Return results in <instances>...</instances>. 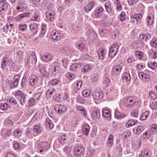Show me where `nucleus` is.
Instances as JSON below:
<instances>
[{
	"mask_svg": "<svg viewBox=\"0 0 157 157\" xmlns=\"http://www.w3.org/2000/svg\"><path fill=\"white\" fill-rule=\"evenodd\" d=\"M72 50L69 47H63L60 49V52L66 56H70L72 53Z\"/></svg>",
	"mask_w": 157,
	"mask_h": 157,
	"instance_id": "10",
	"label": "nucleus"
},
{
	"mask_svg": "<svg viewBox=\"0 0 157 157\" xmlns=\"http://www.w3.org/2000/svg\"><path fill=\"white\" fill-rule=\"evenodd\" d=\"M147 64L148 67L153 70H155L157 68V64L154 61H149Z\"/></svg>",
	"mask_w": 157,
	"mask_h": 157,
	"instance_id": "31",
	"label": "nucleus"
},
{
	"mask_svg": "<svg viewBox=\"0 0 157 157\" xmlns=\"http://www.w3.org/2000/svg\"><path fill=\"white\" fill-rule=\"evenodd\" d=\"M52 58L51 56L48 53H44L42 57L43 60L45 62H48Z\"/></svg>",
	"mask_w": 157,
	"mask_h": 157,
	"instance_id": "30",
	"label": "nucleus"
},
{
	"mask_svg": "<svg viewBox=\"0 0 157 157\" xmlns=\"http://www.w3.org/2000/svg\"><path fill=\"white\" fill-rule=\"evenodd\" d=\"M88 39L90 41H94L97 37V35L96 33L91 30H89L87 33Z\"/></svg>",
	"mask_w": 157,
	"mask_h": 157,
	"instance_id": "8",
	"label": "nucleus"
},
{
	"mask_svg": "<svg viewBox=\"0 0 157 157\" xmlns=\"http://www.w3.org/2000/svg\"><path fill=\"white\" fill-rule=\"evenodd\" d=\"M91 69V66L90 65H88L85 66L83 69L82 70V72H87L90 71Z\"/></svg>",
	"mask_w": 157,
	"mask_h": 157,
	"instance_id": "56",
	"label": "nucleus"
},
{
	"mask_svg": "<svg viewBox=\"0 0 157 157\" xmlns=\"http://www.w3.org/2000/svg\"><path fill=\"white\" fill-rule=\"evenodd\" d=\"M90 127L89 125H84L82 129V132L83 134L87 136L90 130Z\"/></svg>",
	"mask_w": 157,
	"mask_h": 157,
	"instance_id": "32",
	"label": "nucleus"
},
{
	"mask_svg": "<svg viewBox=\"0 0 157 157\" xmlns=\"http://www.w3.org/2000/svg\"><path fill=\"white\" fill-rule=\"evenodd\" d=\"M76 44L77 48L80 50H82L85 47V44L81 41L77 42Z\"/></svg>",
	"mask_w": 157,
	"mask_h": 157,
	"instance_id": "36",
	"label": "nucleus"
},
{
	"mask_svg": "<svg viewBox=\"0 0 157 157\" xmlns=\"http://www.w3.org/2000/svg\"><path fill=\"white\" fill-rule=\"evenodd\" d=\"M38 25V24L34 23L29 25V28L32 33L34 34L37 33Z\"/></svg>",
	"mask_w": 157,
	"mask_h": 157,
	"instance_id": "21",
	"label": "nucleus"
},
{
	"mask_svg": "<svg viewBox=\"0 0 157 157\" xmlns=\"http://www.w3.org/2000/svg\"><path fill=\"white\" fill-rule=\"evenodd\" d=\"M26 97V95L25 94L21 97L20 103L21 105H23L25 104L27 100Z\"/></svg>",
	"mask_w": 157,
	"mask_h": 157,
	"instance_id": "53",
	"label": "nucleus"
},
{
	"mask_svg": "<svg viewBox=\"0 0 157 157\" xmlns=\"http://www.w3.org/2000/svg\"><path fill=\"white\" fill-rule=\"evenodd\" d=\"M152 134L157 132V125L156 124H153L150 126V129L149 130Z\"/></svg>",
	"mask_w": 157,
	"mask_h": 157,
	"instance_id": "35",
	"label": "nucleus"
},
{
	"mask_svg": "<svg viewBox=\"0 0 157 157\" xmlns=\"http://www.w3.org/2000/svg\"><path fill=\"white\" fill-rule=\"evenodd\" d=\"M35 99L34 98H30L28 100V108H29L30 107H32L33 106L35 103Z\"/></svg>",
	"mask_w": 157,
	"mask_h": 157,
	"instance_id": "48",
	"label": "nucleus"
},
{
	"mask_svg": "<svg viewBox=\"0 0 157 157\" xmlns=\"http://www.w3.org/2000/svg\"><path fill=\"white\" fill-rule=\"evenodd\" d=\"M99 78L98 75L97 73H94L92 76V79L94 82L98 81Z\"/></svg>",
	"mask_w": 157,
	"mask_h": 157,
	"instance_id": "62",
	"label": "nucleus"
},
{
	"mask_svg": "<svg viewBox=\"0 0 157 157\" xmlns=\"http://www.w3.org/2000/svg\"><path fill=\"white\" fill-rule=\"evenodd\" d=\"M46 124L47 128L51 129L54 127V124L52 121L48 118L46 119Z\"/></svg>",
	"mask_w": 157,
	"mask_h": 157,
	"instance_id": "28",
	"label": "nucleus"
},
{
	"mask_svg": "<svg viewBox=\"0 0 157 157\" xmlns=\"http://www.w3.org/2000/svg\"><path fill=\"white\" fill-rule=\"evenodd\" d=\"M41 34L43 35L44 34L47 30L46 25L45 24H42L41 25Z\"/></svg>",
	"mask_w": 157,
	"mask_h": 157,
	"instance_id": "52",
	"label": "nucleus"
},
{
	"mask_svg": "<svg viewBox=\"0 0 157 157\" xmlns=\"http://www.w3.org/2000/svg\"><path fill=\"white\" fill-rule=\"evenodd\" d=\"M43 129L42 125L40 124H38L34 126L33 131L34 133L38 134L42 132Z\"/></svg>",
	"mask_w": 157,
	"mask_h": 157,
	"instance_id": "17",
	"label": "nucleus"
},
{
	"mask_svg": "<svg viewBox=\"0 0 157 157\" xmlns=\"http://www.w3.org/2000/svg\"><path fill=\"white\" fill-rule=\"evenodd\" d=\"M105 6L106 11L108 12L111 13L113 12V7L111 2H106L105 4Z\"/></svg>",
	"mask_w": 157,
	"mask_h": 157,
	"instance_id": "24",
	"label": "nucleus"
},
{
	"mask_svg": "<svg viewBox=\"0 0 157 157\" xmlns=\"http://www.w3.org/2000/svg\"><path fill=\"white\" fill-rule=\"evenodd\" d=\"M126 115L124 113H121L118 110H116L115 112V117L116 119H121L125 117Z\"/></svg>",
	"mask_w": 157,
	"mask_h": 157,
	"instance_id": "26",
	"label": "nucleus"
},
{
	"mask_svg": "<svg viewBox=\"0 0 157 157\" xmlns=\"http://www.w3.org/2000/svg\"><path fill=\"white\" fill-rule=\"evenodd\" d=\"M144 127L142 125H140L136 127H135L133 129V131L135 134L138 135L141 133V132L144 129Z\"/></svg>",
	"mask_w": 157,
	"mask_h": 157,
	"instance_id": "16",
	"label": "nucleus"
},
{
	"mask_svg": "<svg viewBox=\"0 0 157 157\" xmlns=\"http://www.w3.org/2000/svg\"><path fill=\"white\" fill-rule=\"evenodd\" d=\"M122 79L123 82H129L131 81V78L130 74L127 72L122 74Z\"/></svg>",
	"mask_w": 157,
	"mask_h": 157,
	"instance_id": "19",
	"label": "nucleus"
},
{
	"mask_svg": "<svg viewBox=\"0 0 157 157\" xmlns=\"http://www.w3.org/2000/svg\"><path fill=\"white\" fill-rule=\"evenodd\" d=\"M141 156L142 157H150L151 153L148 151L143 150L142 151Z\"/></svg>",
	"mask_w": 157,
	"mask_h": 157,
	"instance_id": "41",
	"label": "nucleus"
},
{
	"mask_svg": "<svg viewBox=\"0 0 157 157\" xmlns=\"http://www.w3.org/2000/svg\"><path fill=\"white\" fill-rule=\"evenodd\" d=\"M31 59V63L35 64L37 62L36 56L34 52H32L30 55L27 56L25 59V64H28L30 63V60Z\"/></svg>",
	"mask_w": 157,
	"mask_h": 157,
	"instance_id": "2",
	"label": "nucleus"
},
{
	"mask_svg": "<svg viewBox=\"0 0 157 157\" xmlns=\"http://www.w3.org/2000/svg\"><path fill=\"white\" fill-rule=\"evenodd\" d=\"M103 8L101 7H98L95 10L94 14L97 17H100L103 15Z\"/></svg>",
	"mask_w": 157,
	"mask_h": 157,
	"instance_id": "14",
	"label": "nucleus"
},
{
	"mask_svg": "<svg viewBox=\"0 0 157 157\" xmlns=\"http://www.w3.org/2000/svg\"><path fill=\"white\" fill-rule=\"evenodd\" d=\"M131 134V133L130 132L128 131H125L122 133V137L124 139H125L130 136Z\"/></svg>",
	"mask_w": 157,
	"mask_h": 157,
	"instance_id": "55",
	"label": "nucleus"
},
{
	"mask_svg": "<svg viewBox=\"0 0 157 157\" xmlns=\"http://www.w3.org/2000/svg\"><path fill=\"white\" fill-rule=\"evenodd\" d=\"M106 51V50L103 48H100L98 50L97 53L100 59H102L104 58Z\"/></svg>",
	"mask_w": 157,
	"mask_h": 157,
	"instance_id": "22",
	"label": "nucleus"
},
{
	"mask_svg": "<svg viewBox=\"0 0 157 157\" xmlns=\"http://www.w3.org/2000/svg\"><path fill=\"white\" fill-rule=\"evenodd\" d=\"M84 65V64L81 63H74L70 66V70L72 71H75L78 68H80V67L83 66Z\"/></svg>",
	"mask_w": 157,
	"mask_h": 157,
	"instance_id": "18",
	"label": "nucleus"
},
{
	"mask_svg": "<svg viewBox=\"0 0 157 157\" xmlns=\"http://www.w3.org/2000/svg\"><path fill=\"white\" fill-rule=\"evenodd\" d=\"M101 24L102 26L105 27H107L112 25L111 22L105 21H102L101 22Z\"/></svg>",
	"mask_w": 157,
	"mask_h": 157,
	"instance_id": "63",
	"label": "nucleus"
},
{
	"mask_svg": "<svg viewBox=\"0 0 157 157\" xmlns=\"http://www.w3.org/2000/svg\"><path fill=\"white\" fill-rule=\"evenodd\" d=\"M28 14V13L27 12L21 14L17 16L16 18L18 20H20L23 17L27 16Z\"/></svg>",
	"mask_w": 157,
	"mask_h": 157,
	"instance_id": "57",
	"label": "nucleus"
},
{
	"mask_svg": "<svg viewBox=\"0 0 157 157\" xmlns=\"http://www.w3.org/2000/svg\"><path fill=\"white\" fill-rule=\"evenodd\" d=\"M90 90H83V91L82 92V94L84 97H87L90 95Z\"/></svg>",
	"mask_w": 157,
	"mask_h": 157,
	"instance_id": "58",
	"label": "nucleus"
},
{
	"mask_svg": "<svg viewBox=\"0 0 157 157\" xmlns=\"http://www.w3.org/2000/svg\"><path fill=\"white\" fill-rule=\"evenodd\" d=\"M102 116L103 117L107 119H110L111 117L110 113L109 110L105 108H103L102 110Z\"/></svg>",
	"mask_w": 157,
	"mask_h": 157,
	"instance_id": "25",
	"label": "nucleus"
},
{
	"mask_svg": "<svg viewBox=\"0 0 157 157\" xmlns=\"http://www.w3.org/2000/svg\"><path fill=\"white\" fill-rule=\"evenodd\" d=\"M52 36V38L54 40H58L60 39V34L58 33H54Z\"/></svg>",
	"mask_w": 157,
	"mask_h": 157,
	"instance_id": "44",
	"label": "nucleus"
},
{
	"mask_svg": "<svg viewBox=\"0 0 157 157\" xmlns=\"http://www.w3.org/2000/svg\"><path fill=\"white\" fill-rule=\"evenodd\" d=\"M13 61L11 59L6 57L2 58L1 67L2 68H4L5 67H10Z\"/></svg>",
	"mask_w": 157,
	"mask_h": 157,
	"instance_id": "5",
	"label": "nucleus"
},
{
	"mask_svg": "<svg viewBox=\"0 0 157 157\" xmlns=\"http://www.w3.org/2000/svg\"><path fill=\"white\" fill-rule=\"evenodd\" d=\"M40 145V147L43 150H47L50 147L49 144L47 142H42Z\"/></svg>",
	"mask_w": 157,
	"mask_h": 157,
	"instance_id": "38",
	"label": "nucleus"
},
{
	"mask_svg": "<svg viewBox=\"0 0 157 157\" xmlns=\"http://www.w3.org/2000/svg\"><path fill=\"white\" fill-rule=\"evenodd\" d=\"M16 54L17 62L20 63H22L23 60V54L22 52L21 51H17Z\"/></svg>",
	"mask_w": 157,
	"mask_h": 157,
	"instance_id": "20",
	"label": "nucleus"
},
{
	"mask_svg": "<svg viewBox=\"0 0 157 157\" xmlns=\"http://www.w3.org/2000/svg\"><path fill=\"white\" fill-rule=\"evenodd\" d=\"M59 142L62 144L66 143L67 141V138L66 135H62L58 137Z\"/></svg>",
	"mask_w": 157,
	"mask_h": 157,
	"instance_id": "34",
	"label": "nucleus"
},
{
	"mask_svg": "<svg viewBox=\"0 0 157 157\" xmlns=\"http://www.w3.org/2000/svg\"><path fill=\"white\" fill-rule=\"evenodd\" d=\"M42 95L41 93L40 92L37 93L33 96L34 98L37 100L39 101L42 98Z\"/></svg>",
	"mask_w": 157,
	"mask_h": 157,
	"instance_id": "54",
	"label": "nucleus"
},
{
	"mask_svg": "<svg viewBox=\"0 0 157 157\" xmlns=\"http://www.w3.org/2000/svg\"><path fill=\"white\" fill-rule=\"evenodd\" d=\"M20 79V75H16L14 77L13 81L6 79V83L11 87H16L18 85Z\"/></svg>",
	"mask_w": 157,
	"mask_h": 157,
	"instance_id": "1",
	"label": "nucleus"
},
{
	"mask_svg": "<svg viewBox=\"0 0 157 157\" xmlns=\"http://www.w3.org/2000/svg\"><path fill=\"white\" fill-rule=\"evenodd\" d=\"M39 69L41 75L45 78L48 77L49 76V73L47 72L44 65H40L39 66Z\"/></svg>",
	"mask_w": 157,
	"mask_h": 157,
	"instance_id": "12",
	"label": "nucleus"
},
{
	"mask_svg": "<svg viewBox=\"0 0 157 157\" xmlns=\"http://www.w3.org/2000/svg\"><path fill=\"white\" fill-rule=\"evenodd\" d=\"M11 108V106L7 103H5L3 104H0V109L2 110H6L8 109H10Z\"/></svg>",
	"mask_w": 157,
	"mask_h": 157,
	"instance_id": "33",
	"label": "nucleus"
},
{
	"mask_svg": "<svg viewBox=\"0 0 157 157\" xmlns=\"http://www.w3.org/2000/svg\"><path fill=\"white\" fill-rule=\"evenodd\" d=\"M73 150H74V154L76 155H81L84 152V148L80 145L75 146Z\"/></svg>",
	"mask_w": 157,
	"mask_h": 157,
	"instance_id": "6",
	"label": "nucleus"
},
{
	"mask_svg": "<svg viewBox=\"0 0 157 157\" xmlns=\"http://www.w3.org/2000/svg\"><path fill=\"white\" fill-rule=\"evenodd\" d=\"M19 29L22 31H25L27 29V25L26 24H19L18 25Z\"/></svg>",
	"mask_w": 157,
	"mask_h": 157,
	"instance_id": "49",
	"label": "nucleus"
},
{
	"mask_svg": "<svg viewBox=\"0 0 157 157\" xmlns=\"http://www.w3.org/2000/svg\"><path fill=\"white\" fill-rule=\"evenodd\" d=\"M152 134L149 130L146 131L142 136V138L144 139H147L149 138Z\"/></svg>",
	"mask_w": 157,
	"mask_h": 157,
	"instance_id": "40",
	"label": "nucleus"
},
{
	"mask_svg": "<svg viewBox=\"0 0 157 157\" xmlns=\"http://www.w3.org/2000/svg\"><path fill=\"white\" fill-rule=\"evenodd\" d=\"M62 95L60 94H59L58 95L56 94L53 96V97L54 99L56 101L60 102L62 100Z\"/></svg>",
	"mask_w": 157,
	"mask_h": 157,
	"instance_id": "59",
	"label": "nucleus"
},
{
	"mask_svg": "<svg viewBox=\"0 0 157 157\" xmlns=\"http://www.w3.org/2000/svg\"><path fill=\"white\" fill-rule=\"evenodd\" d=\"M131 115L134 117H137L138 115V112L137 110H133L131 111Z\"/></svg>",
	"mask_w": 157,
	"mask_h": 157,
	"instance_id": "64",
	"label": "nucleus"
},
{
	"mask_svg": "<svg viewBox=\"0 0 157 157\" xmlns=\"http://www.w3.org/2000/svg\"><path fill=\"white\" fill-rule=\"evenodd\" d=\"M55 91V90L54 87H50L47 91L46 94V97L48 98L50 97Z\"/></svg>",
	"mask_w": 157,
	"mask_h": 157,
	"instance_id": "39",
	"label": "nucleus"
},
{
	"mask_svg": "<svg viewBox=\"0 0 157 157\" xmlns=\"http://www.w3.org/2000/svg\"><path fill=\"white\" fill-rule=\"evenodd\" d=\"M57 63L56 62H55L53 63V64H52L51 67L50 69L51 71L54 72H56L57 70L59 68L58 67H57Z\"/></svg>",
	"mask_w": 157,
	"mask_h": 157,
	"instance_id": "45",
	"label": "nucleus"
},
{
	"mask_svg": "<svg viewBox=\"0 0 157 157\" xmlns=\"http://www.w3.org/2000/svg\"><path fill=\"white\" fill-rule=\"evenodd\" d=\"M95 6L94 2L92 1L88 3L87 5L85 7V9L87 11H90Z\"/></svg>",
	"mask_w": 157,
	"mask_h": 157,
	"instance_id": "27",
	"label": "nucleus"
},
{
	"mask_svg": "<svg viewBox=\"0 0 157 157\" xmlns=\"http://www.w3.org/2000/svg\"><path fill=\"white\" fill-rule=\"evenodd\" d=\"M123 104L128 107H132L135 103V101L130 98H125L123 100Z\"/></svg>",
	"mask_w": 157,
	"mask_h": 157,
	"instance_id": "7",
	"label": "nucleus"
},
{
	"mask_svg": "<svg viewBox=\"0 0 157 157\" xmlns=\"http://www.w3.org/2000/svg\"><path fill=\"white\" fill-rule=\"evenodd\" d=\"M151 46L155 48H157V40L152 39L151 42Z\"/></svg>",
	"mask_w": 157,
	"mask_h": 157,
	"instance_id": "60",
	"label": "nucleus"
},
{
	"mask_svg": "<svg viewBox=\"0 0 157 157\" xmlns=\"http://www.w3.org/2000/svg\"><path fill=\"white\" fill-rule=\"evenodd\" d=\"M92 116L94 119L99 118L100 117V112L99 110L93 111L92 112Z\"/></svg>",
	"mask_w": 157,
	"mask_h": 157,
	"instance_id": "46",
	"label": "nucleus"
},
{
	"mask_svg": "<svg viewBox=\"0 0 157 157\" xmlns=\"http://www.w3.org/2000/svg\"><path fill=\"white\" fill-rule=\"evenodd\" d=\"M54 108L55 111L59 113H62L65 112L67 109V108L65 105L60 104L56 105Z\"/></svg>",
	"mask_w": 157,
	"mask_h": 157,
	"instance_id": "9",
	"label": "nucleus"
},
{
	"mask_svg": "<svg viewBox=\"0 0 157 157\" xmlns=\"http://www.w3.org/2000/svg\"><path fill=\"white\" fill-rule=\"evenodd\" d=\"M154 20V15L152 14H148L146 18L147 25H151L153 23Z\"/></svg>",
	"mask_w": 157,
	"mask_h": 157,
	"instance_id": "23",
	"label": "nucleus"
},
{
	"mask_svg": "<svg viewBox=\"0 0 157 157\" xmlns=\"http://www.w3.org/2000/svg\"><path fill=\"white\" fill-rule=\"evenodd\" d=\"M135 55L139 59H141L143 57V54L142 52L137 51L135 52Z\"/></svg>",
	"mask_w": 157,
	"mask_h": 157,
	"instance_id": "61",
	"label": "nucleus"
},
{
	"mask_svg": "<svg viewBox=\"0 0 157 157\" xmlns=\"http://www.w3.org/2000/svg\"><path fill=\"white\" fill-rule=\"evenodd\" d=\"M76 100L77 102L81 104H83L85 102L84 98L80 96L77 97Z\"/></svg>",
	"mask_w": 157,
	"mask_h": 157,
	"instance_id": "50",
	"label": "nucleus"
},
{
	"mask_svg": "<svg viewBox=\"0 0 157 157\" xmlns=\"http://www.w3.org/2000/svg\"><path fill=\"white\" fill-rule=\"evenodd\" d=\"M118 50V45L115 44H113L109 48V56L110 57H114L117 53Z\"/></svg>",
	"mask_w": 157,
	"mask_h": 157,
	"instance_id": "3",
	"label": "nucleus"
},
{
	"mask_svg": "<svg viewBox=\"0 0 157 157\" xmlns=\"http://www.w3.org/2000/svg\"><path fill=\"white\" fill-rule=\"evenodd\" d=\"M137 122V121L133 119L129 120L127 123L126 124V127H129L130 126H132L135 125Z\"/></svg>",
	"mask_w": 157,
	"mask_h": 157,
	"instance_id": "42",
	"label": "nucleus"
},
{
	"mask_svg": "<svg viewBox=\"0 0 157 157\" xmlns=\"http://www.w3.org/2000/svg\"><path fill=\"white\" fill-rule=\"evenodd\" d=\"M122 67L119 65H117L114 67L112 70L111 73L113 75L116 76L118 75L121 72Z\"/></svg>",
	"mask_w": 157,
	"mask_h": 157,
	"instance_id": "11",
	"label": "nucleus"
},
{
	"mask_svg": "<svg viewBox=\"0 0 157 157\" xmlns=\"http://www.w3.org/2000/svg\"><path fill=\"white\" fill-rule=\"evenodd\" d=\"M29 80L30 85L32 86H33L37 84L38 77L36 75H32L29 77Z\"/></svg>",
	"mask_w": 157,
	"mask_h": 157,
	"instance_id": "15",
	"label": "nucleus"
},
{
	"mask_svg": "<svg viewBox=\"0 0 157 157\" xmlns=\"http://www.w3.org/2000/svg\"><path fill=\"white\" fill-rule=\"evenodd\" d=\"M149 112L147 111H146L142 114L140 117V119L142 121L146 120L149 115Z\"/></svg>",
	"mask_w": 157,
	"mask_h": 157,
	"instance_id": "43",
	"label": "nucleus"
},
{
	"mask_svg": "<svg viewBox=\"0 0 157 157\" xmlns=\"http://www.w3.org/2000/svg\"><path fill=\"white\" fill-rule=\"evenodd\" d=\"M113 135L112 134H110L107 141L108 146L109 147H110L113 145Z\"/></svg>",
	"mask_w": 157,
	"mask_h": 157,
	"instance_id": "37",
	"label": "nucleus"
},
{
	"mask_svg": "<svg viewBox=\"0 0 157 157\" xmlns=\"http://www.w3.org/2000/svg\"><path fill=\"white\" fill-rule=\"evenodd\" d=\"M150 108L153 110L157 109V101H154L150 104Z\"/></svg>",
	"mask_w": 157,
	"mask_h": 157,
	"instance_id": "47",
	"label": "nucleus"
},
{
	"mask_svg": "<svg viewBox=\"0 0 157 157\" xmlns=\"http://www.w3.org/2000/svg\"><path fill=\"white\" fill-rule=\"evenodd\" d=\"M131 18L136 20V22L140 23L142 18V16L140 14H133L132 15Z\"/></svg>",
	"mask_w": 157,
	"mask_h": 157,
	"instance_id": "29",
	"label": "nucleus"
},
{
	"mask_svg": "<svg viewBox=\"0 0 157 157\" xmlns=\"http://www.w3.org/2000/svg\"><path fill=\"white\" fill-rule=\"evenodd\" d=\"M55 15V12L53 10L48 11L46 13V17L48 20L51 22L54 20Z\"/></svg>",
	"mask_w": 157,
	"mask_h": 157,
	"instance_id": "13",
	"label": "nucleus"
},
{
	"mask_svg": "<svg viewBox=\"0 0 157 157\" xmlns=\"http://www.w3.org/2000/svg\"><path fill=\"white\" fill-rule=\"evenodd\" d=\"M94 100L95 102L96 103L97 101L100 100L104 96L103 93L102 91H95L92 94Z\"/></svg>",
	"mask_w": 157,
	"mask_h": 157,
	"instance_id": "4",
	"label": "nucleus"
},
{
	"mask_svg": "<svg viewBox=\"0 0 157 157\" xmlns=\"http://www.w3.org/2000/svg\"><path fill=\"white\" fill-rule=\"evenodd\" d=\"M66 76L70 80H72L75 78L76 76L74 73H68L66 74Z\"/></svg>",
	"mask_w": 157,
	"mask_h": 157,
	"instance_id": "51",
	"label": "nucleus"
}]
</instances>
